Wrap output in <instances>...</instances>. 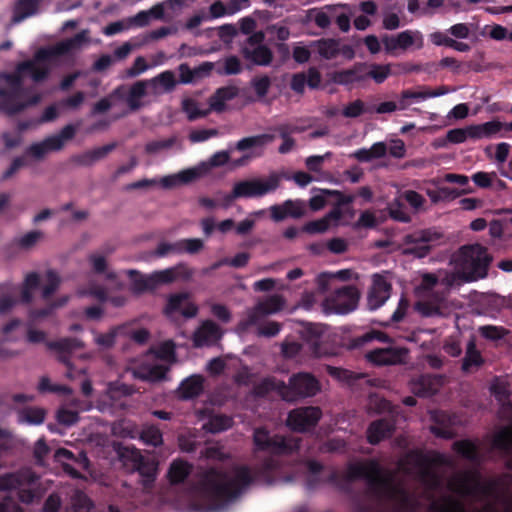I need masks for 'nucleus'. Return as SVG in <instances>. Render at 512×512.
<instances>
[{
    "label": "nucleus",
    "mask_w": 512,
    "mask_h": 512,
    "mask_svg": "<svg viewBox=\"0 0 512 512\" xmlns=\"http://www.w3.org/2000/svg\"><path fill=\"white\" fill-rule=\"evenodd\" d=\"M492 261L486 247L474 243L460 247L452 256L450 269L452 275L445 277L448 284L458 286L484 279Z\"/></svg>",
    "instance_id": "f257e3e1"
},
{
    "label": "nucleus",
    "mask_w": 512,
    "mask_h": 512,
    "mask_svg": "<svg viewBox=\"0 0 512 512\" xmlns=\"http://www.w3.org/2000/svg\"><path fill=\"white\" fill-rule=\"evenodd\" d=\"M350 478H363L372 486L374 492L380 497L390 501L398 512H407L413 509L412 499L388 475L383 474L374 461L358 462L349 466Z\"/></svg>",
    "instance_id": "f03ea898"
},
{
    "label": "nucleus",
    "mask_w": 512,
    "mask_h": 512,
    "mask_svg": "<svg viewBox=\"0 0 512 512\" xmlns=\"http://www.w3.org/2000/svg\"><path fill=\"white\" fill-rule=\"evenodd\" d=\"M25 76H32V59L19 63L11 73H0V110L9 116L32 105V95L23 83Z\"/></svg>",
    "instance_id": "7ed1b4c3"
},
{
    "label": "nucleus",
    "mask_w": 512,
    "mask_h": 512,
    "mask_svg": "<svg viewBox=\"0 0 512 512\" xmlns=\"http://www.w3.org/2000/svg\"><path fill=\"white\" fill-rule=\"evenodd\" d=\"M175 361V345L166 341L156 351L149 352L143 363L133 370L135 378L155 382L163 379L168 365Z\"/></svg>",
    "instance_id": "20e7f679"
},
{
    "label": "nucleus",
    "mask_w": 512,
    "mask_h": 512,
    "mask_svg": "<svg viewBox=\"0 0 512 512\" xmlns=\"http://www.w3.org/2000/svg\"><path fill=\"white\" fill-rule=\"evenodd\" d=\"M280 185V177L272 174L267 178H254L236 182L233 185L231 194L223 196V200L230 204L237 198L261 197L272 191H275Z\"/></svg>",
    "instance_id": "39448f33"
},
{
    "label": "nucleus",
    "mask_w": 512,
    "mask_h": 512,
    "mask_svg": "<svg viewBox=\"0 0 512 512\" xmlns=\"http://www.w3.org/2000/svg\"><path fill=\"white\" fill-rule=\"evenodd\" d=\"M448 488L459 495L475 499L488 498L492 493L491 484L482 481L475 471L455 475L448 482Z\"/></svg>",
    "instance_id": "423d86ee"
},
{
    "label": "nucleus",
    "mask_w": 512,
    "mask_h": 512,
    "mask_svg": "<svg viewBox=\"0 0 512 512\" xmlns=\"http://www.w3.org/2000/svg\"><path fill=\"white\" fill-rule=\"evenodd\" d=\"M32 301V272L25 275L22 286L12 283L0 284V314H7L18 303Z\"/></svg>",
    "instance_id": "0eeeda50"
},
{
    "label": "nucleus",
    "mask_w": 512,
    "mask_h": 512,
    "mask_svg": "<svg viewBox=\"0 0 512 512\" xmlns=\"http://www.w3.org/2000/svg\"><path fill=\"white\" fill-rule=\"evenodd\" d=\"M359 296L356 287L345 286L326 297L323 307L327 313L346 314L357 307Z\"/></svg>",
    "instance_id": "6e6552de"
},
{
    "label": "nucleus",
    "mask_w": 512,
    "mask_h": 512,
    "mask_svg": "<svg viewBox=\"0 0 512 512\" xmlns=\"http://www.w3.org/2000/svg\"><path fill=\"white\" fill-rule=\"evenodd\" d=\"M32 469L6 473L0 476V492L19 490L18 495L21 502L32 503Z\"/></svg>",
    "instance_id": "1a4fd4ad"
},
{
    "label": "nucleus",
    "mask_w": 512,
    "mask_h": 512,
    "mask_svg": "<svg viewBox=\"0 0 512 512\" xmlns=\"http://www.w3.org/2000/svg\"><path fill=\"white\" fill-rule=\"evenodd\" d=\"M382 42L385 53L391 56H398L412 47L421 48L423 46L421 33L412 30H406L397 35H384Z\"/></svg>",
    "instance_id": "9d476101"
},
{
    "label": "nucleus",
    "mask_w": 512,
    "mask_h": 512,
    "mask_svg": "<svg viewBox=\"0 0 512 512\" xmlns=\"http://www.w3.org/2000/svg\"><path fill=\"white\" fill-rule=\"evenodd\" d=\"M199 311L198 306L191 301L188 293H175L167 297L163 313L171 320H176L179 316L184 318H194Z\"/></svg>",
    "instance_id": "9b49d317"
},
{
    "label": "nucleus",
    "mask_w": 512,
    "mask_h": 512,
    "mask_svg": "<svg viewBox=\"0 0 512 512\" xmlns=\"http://www.w3.org/2000/svg\"><path fill=\"white\" fill-rule=\"evenodd\" d=\"M439 239L440 235L431 231H423L419 234L407 236L403 254L412 255L416 258L425 257Z\"/></svg>",
    "instance_id": "f8f14e48"
},
{
    "label": "nucleus",
    "mask_w": 512,
    "mask_h": 512,
    "mask_svg": "<svg viewBox=\"0 0 512 512\" xmlns=\"http://www.w3.org/2000/svg\"><path fill=\"white\" fill-rule=\"evenodd\" d=\"M321 415L318 407L297 408L289 413L287 425L294 431L304 432L314 427Z\"/></svg>",
    "instance_id": "ddd939ff"
},
{
    "label": "nucleus",
    "mask_w": 512,
    "mask_h": 512,
    "mask_svg": "<svg viewBox=\"0 0 512 512\" xmlns=\"http://www.w3.org/2000/svg\"><path fill=\"white\" fill-rule=\"evenodd\" d=\"M289 390H291L292 395H289L288 392L283 393V398L286 400H292L295 396H314L320 391V385L312 375L300 373L291 377Z\"/></svg>",
    "instance_id": "4468645a"
},
{
    "label": "nucleus",
    "mask_w": 512,
    "mask_h": 512,
    "mask_svg": "<svg viewBox=\"0 0 512 512\" xmlns=\"http://www.w3.org/2000/svg\"><path fill=\"white\" fill-rule=\"evenodd\" d=\"M407 357L408 350L398 346L375 349L365 355L368 362L378 366L401 364Z\"/></svg>",
    "instance_id": "2eb2a0df"
},
{
    "label": "nucleus",
    "mask_w": 512,
    "mask_h": 512,
    "mask_svg": "<svg viewBox=\"0 0 512 512\" xmlns=\"http://www.w3.org/2000/svg\"><path fill=\"white\" fill-rule=\"evenodd\" d=\"M451 91L452 90L446 86H439L435 89L420 87L418 90H404L399 95V109L405 110L416 102L424 101L429 98L440 97L448 94Z\"/></svg>",
    "instance_id": "dca6fc26"
},
{
    "label": "nucleus",
    "mask_w": 512,
    "mask_h": 512,
    "mask_svg": "<svg viewBox=\"0 0 512 512\" xmlns=\"http://www.w3.org/2000/svg\"><path fill=\"white\" fill-rule=\"evenodd\" d=\"M194 271L185 264L155 271L150 274V282L154 283L155 289L160 285L170 284L178 280L188 281L192 279Z\"/></svg>",
    "instance_id": "f3484780"
},
{
    "label": "nucleus",
    "mask_w": 512,
    "mask_h": 512,
    "mask_svg": "<svg viewBox=\"0 0 512 512\" xmlns=\"http://www.w3.org/2000/svg\"><path fill=\"white\" fill-rule=\"evenodd\" d=\"M455 309V305L445 297L420 301L415 310L423 317H447Z\"/></svg>",
    "instance_id": "a211bd4d"
},
{
    "label": "nucleus",
    "mask_w": 512,
    "mask_h": 512,
    "mask_svg": "<svg viewBox=\"0 0 512 512\" xmlns=\"http://www.w3.org/2000/svg\"><path fill=\"white\" fill-rule=\"evenodd\" d=\"M391 284L383 274L372 276V286L368 293L367 302L370 309L381 307L390 297Z\"/></svg>",
    "instance_id": "6ab92c4d"
},
{
    "label": "nucleus",
    "mask_w": 512,
    "mask_h": 512,
    "mask_svg": "<svg viewBox=\"0 0 512 512\" xmlns=\"http://www.w3.org/2000/svg\"><path fill=\"white\" fill-rule=\"evenodd\" d=\"M285 301L280 295H272L262 302H259L248 313V322L241 325V329L245 330L249 324L255 323L258 318L277 313L283 309Z\"/></svg>",
    "instance_id": "aec40b11"
},
{
    "label": "nucleus",
    "mask_w": 512,
    "mask_h": 512,
    "mask_svg": "<svg viewBox=\"0 0 512 512\" xmlns=\"http://www.w3.org/2000/svg\"><path fill=\"white\" fill-rule=\"evenodd\" d=\"M254 443L258 449H271L279 453L289 452L298 448L296 441L289 440L286 442V440L278 437L271 439L268 433L263 429L255 430Z\"/></svg>",
    "instance_id": "412c9836"
},
{
    "label": "nucleus",
    "mask_w": 512,
    "mask_h": 512,
    "mask_svg": "<svg viewBox=\"0 0 512 512\" xmlns=\"http://www.w3.org/2000/svg\"><path fill=\"white\" fill-rule=\"evenodd\" d=\"M271 218L276 221H282L288 217L300 218L306 213V204L302 200H286L282 204L273 205L269 208Z\"/></svg>",
    "instance_id": "4be33fe9"
},
{
    "label": "nucleus",
    "mask_w": 512,
    "mask_h": 512,
    "mask_svg": "<svg viewBox=\"0 0 512 512\" xmlns=\"http://www.w3.org/2000/svg\"><path fill=\"white\" fill-rule=\"evenodd\" d=\"M74 128L72 126L65 127L60 134L50 136L44 141L34 145V158L42 157L45 154L60 150L66 140L74 136Z\"/></svg>",
    "instance_id": "5701e85b"
},
{
    "label": "nucleus",
    "mask_w": 512,
    "mask_h": 512,
    "mask_svg": "<svg viewBox=\"0 0 512 512\" xmlns=\"http://www.w3.org/2000/svg\"><path fill=\"white\" fill-rule=\"evenodd\" d=\"M222 336V331L212 321H203L193 333L195 347L210 346L216 343Z\"/></svg>",
    "instance_id": "b1692460"
},
{
    "label": "nucleus",
    "mask_w": 512,
    "mask_h": 512,
    "mask_svg": "<svg viewBox=\"0 0 512 512\" xmlns=\"http://www.w3.org/2000/svg\"><path fill=\"white\" fill-rule=\"evenodd\" d=\"M239 89L236 86H225L217 89L208 99V107L211 112L222 113L228 109V103L236 98Z\"/></svg>",
    "instance_id": "393cba45"
},
{
    "label": "nucleus",
    "mask_w": 512,
    "mask_h": 512,
    "mask_svg": "<svg viewBox=\"0 0 512 512\" xmlns=\"http://www.w3.org/2000/svg\"><path fill=\"white\" fill-rule=\"evenodd\" d=\"M251 478L246 468H239L221 487V494L227 497H234L240 493L249 483Z\"/></svg>",
    "instance_id": "a878e982"
},
{
    "label": "nucleus",
    "mask_w": 512,
    "mask_h": 512,
    "mask_svg": "<svg viewBox=\"0 0 512 512\" xmlns=\"http://www.w3.org/2000/svg\"><path fill=\"white\" fill-rule=\"evenodd\" d=\"M199 179L197 170L193 167L184 169L175 174L163 176L157 180L158 184L164 189H172L180 185L189 184Z\"/></svg>",
    "instance_id": "bb28decb"
},
{
    "label": "nucleus",
    "mask_w": 512,
    "mask_h": 512,
    "mask_svg": "<svg viewBox=\"0 0 512 512\" xmlns=\"http://www.w3.org/2000/svg\"><path fill=\"white\" fill-rule=\"evenodd\" d=\"M452 275L448 269H439L436 273H422L421 281L416 287V291L419 293L427 292L432 290L438 283L444 285L447 289L458 286L457 284H448L445 277Z\"/></svg>",
    "instance_id": "cd10ccee"
},
{
    "label": "nucleus",
    "mask_w": 512,
    "mask_h": 512,
    "mask_svg": "<svg viewBox=\"0 0 512 512\" xmlns=\"http://www.w3.org/2000/svg\"><path fill=\"white\" fill-rule=\"evenodd\" d=\"M444 384V378L439 375L422 376L412 382V391L420 396L426 397L436 393Z\"/></svg>",
    "instance_id": "c85d7f7f"
},
{
    "label": "nucleus",
    "mask_w": 512,
    "mask_h": 512,
    "mask_svg": "<svg viewBox=\"0 0 512 512\" xmlns=\"http://www.w3.org/2000/svg\"><path fill=\"white\" fill-rule=\"evenodd\" d=\"M365 64L360 63L352 68L332 73L331 80L340 85H350L364 81Z\"/></svg>",
    "instance_id": "c756f323"
},
{
    "label": "nucleus",
    "mask_w": 512,
    "mask_h": 512,
    "mask_svg": "<svg viewBox=\"0 0 512 512\" xmlns=\"http://www.w3.org/2000/svg\"><path fill=\"white\" fill-rule=\"evenodd\" d=\"M147 82L155 95L171 92L177 85V79L171 70L161 72Z\"/></svg>",
    "instance_id": "7c9ffc66"
},
{
    "label": "nucleus",
    "mask_w": 512,
    "mask_h": 512,
    "mask_svg": "<svg viewBox=\"0 0 512 512\" xmlns=\"http://www.w3.org/2000/svg\"><path fill=\"white\" fill-rule=\"evenodd\" d=\"M149 84L147 81H137L132 84L126 92V103L131 111L140 109L143 106V98L147 95Z\"/></svg>",
    "instance_id": "2f4dec72"
},
{
    "label": "nucleus",
    "mask_w": 512,
    "mask_h": 512,
    "mask_svg": "<svg viewBox=\"0 0 512 512\" xmlns=\"http://www.w3.org/2000/svg\"><path fill=\"white\" fill-rule=\"evenodd\" d=\"M504 128V123L499 120H492L482 124L470 125L472 140L492 138L500 133Z\"/></svg>",
    "instance_id": "473e14b6"
},
{
    "label": "nucleus",
    "mask_w": 512,
    "mask_h": 512,
    "mask_svg": "<svg viewBox=\"0 0 512 512\" xmlns=\"http://www.w3.org/2000/svg\"><path fill=\"white\" fill-rule=\"evenodd\" d=\"M57 462L61 463L67 473L72 475L73 477H78V474L75 472L74 468L70 465V462H75L79 466L83 468L88 467V459L85 455H81L80 459H75L74 455L71 451L67 449H59L55 452L54 455Z\"/></svg>",
    "instance_id": "72a5a7b5"
},
{
    "label": "nucleus",
    "mask_w": 512,
    "mask_h": 512,
    "mask_svg": "<svg viewBox=\"0 0 512 512\" xmlns=\"http://www.w3.org/2000/svg\"><path fill=\"white\" fill-rule=\"evenodd\" d=\"M387 153V145L384 142H376L370 148H361L351 154V157L360 162H369L382 158Z\"/></svg>",
    "instance_id": "f704fd0d"
},
{
    "label": "nucleus",
    "mask_w": 512,
    "mask_h": 512,
    "mask_svg": "<svg viewBox=\"0 0 512 512\" xmlns=\"http://www.w3.org/2000/svg\"><path fill=\"white\" fill-rule=\"evenodd\" d=\"M392 64H365L364 81L372 79L375 83H383L391 75Z\"/></svg>",
    "instance_id": "c9c22d12"
},
{
    "label": "nucleus",
    "mask_w": 512,
    "mask_h": 512,
    "mask_svg": "<svg viewBox=\"0 0 512 512\" xmlns=\"http://www.w3.org/2000/svg\"><path fill=\"white\" fill-rule=\"evenodd\" d=\"M229 153L226 151H219L213 154L208 161H203L193 167L199 174V179L206 176L212 168L222 166L229 161Z\"/></svg>",
    "instance_id": "e433bc0d"
},
{
    "label": "nucleus",
    "mask_w": 512,
    "mask_h": 512,
    "mask_svg": "<svg viewBox=\"0 0 512 512\" xmlns=\"http://www.w3.org/2000/svg\"><path fill=\"white\" fill-rule=\"evenodd\" d=\"M244 57L249 60L250 62L266 66L269 65L272 61V52L271 50L266 46H257L250 50L249 48H244L243 50Z\"/></svg>",
    "instance_id": "4c0bfd02"
},
{
    "label": "nucleus",
    "mask_w": 512,
    "mask_h": 512,
    "mask_svg": "<svg viewBox=\"0 0 512 512\" xmlns=\"http://www.w3.org/2000/svg\"><path fill=\"white\" fill-rule=\"evenodd\" d=\"M274 139L275 136L273 134H260L245 137L237 142L236 149L239 151H245L252 148H261L272 143Z\"/></svg>",
    "instance_id": "58836bf2"
},
{
    "label": "nucleus",
    "mask_w": 512,
    "mask_h": 512,
    "mask_svg": "<svg viewBox=\"0 0 512 512\" xmlns=\"http://www.w3.org/2000/svg\"><path fill=\"white\" fill-rule=\"evenodd\" d=\"M203 389V379L201 376H190L185 379L179 387V395L184 399L197 396Z\"/></svg>",
    "instance_id": "ea45409f"
},
{
    "label": "nucleus",
    "mask_w": 512,
    "mask_h": 512,
    "mask_svg": "<svg viewBox=\"0 0 512 512\" xmlns=\"http://www.w3.org/2000/svg\"><path fill=\"white\" fill-rule=\"evenodd\" d=\"M312 46L324 59H333L340 53L339 41L335 39H321L314 41Z\"/></svg>",
    "instance_id": "a19ab883"
},
{
    "label": "nucleus",
    "mask_w": 512,
    "mask_h": 512,
    "mask_svg": "<svg viewBox=\"0 0 512 512\" xmlns=\"http://www.w3.org/2000/svg\"><path fill=\"white\" fill-rule=\"evenodd\" d=\"M336 8L333 5H326L322 8L311 9L308 11V18L315 22L320 28H327L333 19V12Z\"/></svg>",
    "instance_id": "79ce46f5"
},
{
    "label": "nucleus",
    "mask_w": 512,
    "mask_h": 512,
    "mask_svg": "<svg viewBox=\"0 0 512 512\" xmlns=\"http://www.w3.org/2000/svg\"><path fill=\"white\" fill-rule=\"evenodd\" d=\"M182 111L190 121L204 118L210 114L209 107L201 108L200 104L192 98H183L181 102Z\"/></svg>",
    "instance_id": "37998d69"
},
{
    "label": "nucleus",
    "mask_w": 512,
    "mask_h": 512,
    "mask_svg": "<svg viewBox=\"0 0 512 512\" xmlns=\"http://www.w3.org/2000/svg\"><path fill=\"white\" fill-rule=\"evenodd\" d=\"M127 274L132 279L131 290L136 294L155 290L154 283L150 282V274L142 275L136 270H128Z\"/></svg>",
    "instance_id": "c03bdc74"
},
{
    "label": "nucleus",
    "mask_w": 512,
    "mask_h": 512,
    "mask_svg": "<svg viewBox=\"0 0 512 512\" xmlns=\"http://www.w3.org/2000/svg\"><path fill=\"white\" fill-rule=\"evenodd\" d=\"M59 279L52 273L48 272L45 276L34 275V289L41 291L44 297L49 296L58 286Z\"/></svg>",
    "instance_id": "a18cd8bd"
},
{
    "label": "nucleus",
    "mask_w": 512,
    "mask_h": 512,
    "mask_svg": "<svg viewBox=\"0 0 512 512\" xmlns=\"http://www.w3.org/2000/svg\"><path fill=\"white\" fill-rule=\"evenodd\" d=\"M242 9V5L238 4V0H231L228 6H225L221 1L214 2L209 7L210 18L216 19L225 15H232Z\"/></svg>",
    "instance_id": "49530a36"
},
{
    "label": "nucleus",
    "mask_w": 512,
    "mask_h": 512,
    "mask_svg": "<svg viewBox=\"0 0 512 512\" xmlns=\"http://www.w3.org/2000/svg\"><path fill=\"white\" fill-rule=\"evenodd\" d=\"M483 363V359L476 349L474 340H470L466 347V354L463 359L462 369L466 372L473 368H478Z\"/></svg>",
    "instance_id": "de8ad7c7"
},
{
    "label": "nucleus",
    "mask_w": 512,
    "mask_h": 512,
    "mask_svg": "<svg viewBox=\"0 0 512 512\" xmlns=\"http://www.w3.org/2000/svg\"><path fill=\"white\" fill-rule=\"evenodd\" d=\"M333 6L336 8L333 12V19H335L341 31L348 32L350 29V19L353 16L352 9L346 4H336Z\"/></svg>",
    "instance_id": "09e8293b"
},
{
    "label": "nucleus",
    "mask_w": 512,
    "mask_h": 512,
    "mask_svg": "<svg viewBox=\"0 0 512 512\" xmlns=\"http://www.w3.org/2000/svg\"><path fill=\"white\" fill-rule=\"evenodd\" d=\"M391 433V426L385 421H377L370 425L367 432L368 441L376 444L388 437Z\"/></svg>",
    "instance_id": "8fccbe9b"
},
{
    "label": "nucleus",
    "mask_w": 512,
    "mask_h": 512,
    "mask_svg": "<svg viewBox=\"0 0 512 512\" xmlns=\"http://www.w3.org/2000/svg\"><path fill=\"white\" fill-rule=\"evenodd\" d=\"M232 419L224 415H212L203 424V429L211 433L222 432L232 426Z\"/></svg>",
    "instance_id": "3c124183"
},
{
    "label": "nucleus",
    "mask_w": 512,
    "mask_h": 512,
    "mask_svg": "<svg viewBox=\"0 0 512 512\" xmlns=\"http://www.w3.org/2000/svg\"><path fill=\"white\" fill-rule=\"evenodd\" d=\"M333 226L332 217H329V212L322 218L309 221L304 224L303 231L307 234H322L327 232Z\"/></svg>",
    "instance_id": "603ef678"
},
{
    "label": "nucleus",
    "mask_w": 512,
    "mask_h": 512,
    "mask_svg": "<svg viewBox=\"0 0 512 512\" xmlns=\"http://www.w3.org/2000/svg\"><path fill=\"white\" fill-rule=\"evenodd\" d=\"M329 217H332L333 226L348 225L355 217V210L352 207H334L329 211Z\"/></svg>",
    "instance_id": "864d4df0"
},
{
    "label": "nucleus",
    "mask_w": 512,
    "mask_h": 512,
    "mask_svg": "<svg viewBox=\"0 0 512 512\" xmlns=\"http://www.w3.org/2000/svg\"><path fill=\"white\" fill-rule=\"evenodd\" d=\"M82 347L83 343L78 339H62L50 344V348L57 352L58 358L61 361L66 360L64 356L66 352H71Z\"/></svg>",
    "instance_id": "5fc2aeb1"
},
{
    "label": "nucleus",
    "mask_w": 512,
    "mask_h": 512,
    "mask_svg": "<svg viewBox=\"0 0 512 512\" xmlns=\"http://www.w3.org/2000/svg\"><path fill=\"white\" fill-rule=\"evenodd\" d=\"M134 470L138 471L142 477V484L145 487H148L156 478L157 464L153 461L143 460L142 463H140V465H138Z\"/></svg>",
    "instance_id": "6e6d98bb"
},
{
    "label": "nucleus",
    "mask_w": 512,
    "mask_h": 512,
    "mask_svg": "<svg viewBox=\"0 0 512 512\" xmlns=\"http://www.w3.org/2000/svg\"><path fill=\"white\" fill-rule=\"evenodd\" d=\"M190 472V466L181 460H175L172 462L168 477L172 483H179L183 481Z\"/></svg>",
    "instance_id": "4d7b16f0"
},
{
    "label": "nucleus",
    "mask_w": 512,
    "mask_h": 512,
    "mask_svg": "<svg viewBox=\"0 0 512 512\" xmlns=\"http://www.w3.org/2000/svg\"><path fill=\"white\" fill-rule=\"evenodd\" d=\"M32 15V0H19L14 5L12 24H18Z\"/></svg>",
    "instance_id": "13d9d810"
},
{
    "label": "nucleus",
    "mask_w": 512,
    "mask_h": 512,
    "mask_svg": "<svg viewBox=\"0 0 512 512\" xmlns=\"http://www.w3.org/2000/svg\"><path fill=\"white\" fill-rule=\"evenodd\" d=\"M176 142V137H170L163 140H155L148 142L145 145L144 150L148 155H157L164 150L170 149L176 144Z\"/></svg>",
    "instance_id": "bf43d9fd"
},
{
    "label": "nucleus",
    "mask_w": 512,
    "mask_h": 512,
    "mask_svg": "<svg viewBox=\"0 0 512 512\" xmlns=\"http://www.w3.org/2000/svg\"><path fill=\"white\" fill-rule=\"evenodd\" d=\"M121 458L123 463L132 470H134L144 460L139 450L130 447L123 448L121 451Z\"/></svg>",
    "instance_id": "052dcab7"
},
{
    "label": "nucleus",
    "mask_w": 512,
    "mask_h": 512,
    "mask_svg": "<svg viewBox=\"0 0 512 512\" xmlns=\"http://www.w3.org/2000/svg\"><path fill=\"white\" fill-rule=\"evenodd\" d=\"M491 391L496 399L503 405L507 402L511 393L508 382L503 379H496L491 385Z\"/></svg>",
    "instance_id": "680f3d73"
},
{
    "label": "nucleus",
    "mask_w": 512,
    "mask_h": 512,
    "mask_svg": "<svg viewBox=\"0 0 512 512\" xmlns=\"http://www.w3.org/2000/svg\"><path fill=\"white\" fill-rule=\"evenodd\" d=\"M180 253L195 254L204 248V241L200 238H186L178 240Z\"/></svg>",
    "instance_id": "e2e57ef3"
},
{
    "label": "nucleus",
    "mask_w": 512,
    "mask_h": 512,
    "mask_svg": "<svg viewBox=\"0 0 512 512\" xmlns=\"http://www.w3.org/2000/svg\"><path fill=\"white\" fill-rule=\"evenodd\" d=\"M446 138L450 143L460 144L469 139L472 140L470 125L464 128H455L447 132Z\"/></svg>",
    "instance_id": "0e129e2a"
},
{
    "label": "nucleus",
    "mask_w": 512,
    "mask_h": 512,
    "mask_svg": "<svg viewBox=\"0 0 512 512\" xmlns=\"http://www.w3.org/2000/svg\"><path fill=\"white\" fill-rule=\"evenodd\" d=\"M72 508L75 512H91L93 503L82 492H76L72 497Z\"/></svg>",
    "instance_id": "69168bd1"
},
{
    "label": "nucleus",
    "mask_w": 512,
    "mask_h": 512,
    "mask_svg": "<svg viewBox=\"0 0 512 512\" xmlns=\"http://www.w3.org/2000/svg\"><path fill=\"white\" fill-rule=\"evenodd\" d=\"M378 224L377 217L371 210H364L360 213L359 218L354 223L355 229L374 228Z\"/></svg>",
    "instance_id": "338daca9"
},
{
    "label": "nucleus",
    "mask_w": 512,
    "mask_h": 512,
    "mask_svg": "<svg viewBox=\"0 0 512 512\" xmlns=\"http://www.w3.org/2000/svg\"><path fill=\"white\" fill-rule=\"evenodd\" d=\"M434 509L437 512H466L461 503L452 498H444L434 503Z\"/></svg>",
    "instance_id": "774afa93"
}]
</instances>
